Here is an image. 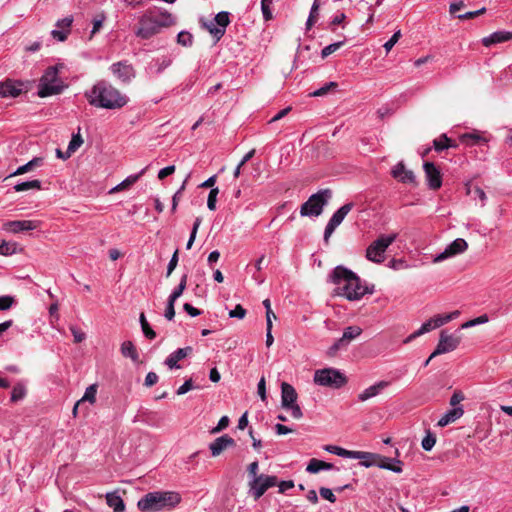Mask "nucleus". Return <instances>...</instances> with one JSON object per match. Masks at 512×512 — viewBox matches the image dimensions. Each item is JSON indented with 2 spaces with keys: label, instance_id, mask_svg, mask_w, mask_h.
Instances as JSON below:
<instances>
[{
  "label": "nucleus",
  "instance_id": "56",
  "mask_svg": "<svg viewBox=\"0 0 512 512\" xmlns=\"http://www.w3.org/2000/svg\"><path fill=\"white\" fill-rule=\"evenodd\" d=\"M259 470V464L258 461H254L250 463L247 467L248 475L250 479H255L259 477L260 474H258Z\"/></svg>",
  "mask_w": 512,
  "mask_h": 512
},
{
  "label": "nucleus",
  "instance_id": "11",
  "mask_svg": "<svg viewBox=\"0 0 512 512\" xmlns=\"http://www.w3.org/2000/svg\"><path fill=\"white\" fill-rule=\"evenodd\" d=\"M277 485V477L274 475L260 474L255 479H250L248 482V493L254 500L260 499L264 493Z\"/></svg>",
  "mask_w": 512,
  "mask_h": 512
},
{
  "label": "nucleus",
  "instance_id": "42",
  "mask_svg": "<svg viewBox=\"0 0 512 512\" xmlns=\"http://www.w3.org/2000/svg\"><path fill=\"white\" fill-rule=\"evenodd\" d=\"M355 453L360 454L361 457L358 458L359 460H362V465L365 467H370L375 464L374 459L376 458V455L369 452H363V451H355Z\"/></svg>",
  "mask_w": 512,
  "mask_h": 512
},
{
  "label": "nucleus",
  "instance_id": "13",
  "mask_svg": "<svg viewBox=\"0 0 512 512\" xmlns=\"http://www.w3.org/2000/svg\"><path fill=\"white\" fill-rule=\"evenodd\" d=\"M460 342V336L441 331L437 347L431 354V357L454 351L459 346Z\"/></svg>",
  "mask_w": 512,
  "mask_h": 512
},
{
  "label": "nucleus",
  "instance_id": "22",
  "mask_svg": "<svg viewBox=\"0 0 512 512\" xmlns=\"http://www.w3.org/2000/svg\"><path fill=\"white\" fill-rule=\"evenodd\" d=\"M192 352L193 348L190 346L178 348L165 359V365H167L170 369H179L180 365H178V361L186 358Z\"/></svg>",
  "mask_w": 512,
  "mask_h": 512
},
{
  "label": "nucleus",
  "instance_id": "48",
  "mask_svg": "<svg viewBox=\"0 0 512 512\" xmlns=\"http://www.w3.org/2000/svg\"><path fill=\"white\" fill-rule=\"evenodd\" d=\"M218 193H219L218 188H212L209 192L208 199H207V207L211 211H214L216 209Z\"/></svg>",
  "mask_w": 512,
  "mask_h": 512
},
{
  "label": "nucleus",
  "instance_id": "24",
  "mask_svg": "<svg viewBox=\"0 0 512 512\" xmlns=\"http://www.w3.org/2000/svg\"><path fill=\"white\" fill-rule=\"evenodd\" d=\"M512 40V32L508 31H496L487 37L482 39V44L489 47L493 44L502 43Z\"/></svg>",
  "mask_w": 512,
  "mask_h": 512
},
{
  "label": "nucleus",
  "instance_id": "31",
  "mask_svg": "<svg viewBox=\"0 0 512 512\" xmlns=\"http://www.w3.org/2000/svg\"><path fill=\"white\" fill-rule=\"evenodd\" d=\"M187 279H188L187 274H184L181 277L180 283L178 284V286L174 289V291L170 294V296L168 298L169 300H171V302L172 301L176 302V300L183 294L184 290L186 289Z\"/></svg>",
  "mask_w": 512,
  "mask_h": 512
},
{
  "label": "nucleus",
  "instance_id": "45",
  "mask_svg": "<svg viewBox=\"0 0 512 512\" xmlns=\"http://www.w3.org/2000/svg\"><path fill=\"white\" fill-rule=\"evenodd\" d=\"M343 44H344V41H339V42H335V43L327 45L321 51L322 58L328 57L329 55H331L332 53L337 51L341 46H343Z\"/></svg>",
  "mask_w": 512,
  "mask_h": 512
},
{
  "label": "nucleus",
  "instance_id": "1",
  "mask_svg": "<svg viewBox=\"0 0 512 512\" xmlns=\"http://www.w3.org/2000/svg\"><path fill=\"white\" fill-rule=\"evenodd\" d=\"M84 97L91 106L108 110L120 109L128 103V97L106 80L95 82Z\"/></svg>",
  "mask_w": 512,
  "mask_h": 512
},
{
  "label": "nucleus",
  "instance_id": "58",
  "mask_svg": "<svg viewBox=\"0 0 512 512\" xmlns=\"http://www.w3.org/2000/svg\"><path fill=\"white\" fill-rule=\"evenodd\" d=\"M229 425V418L227 416H222L217 424L216 427H214L212 430H211V433H218L222 430H224L225 428H227Z\"/></svg>",
  "mask_w": 512,
  "mask_h": 512
},
{
  "label": "nucleus",
  "instance_id": "35",
  "mask_svg": "<svg viewBox=\"0 0 512 512\" xmlns=\"http://www.w3.org/2000/svg\"><path fill=\"white\" fill-rule=\"evenodd\" d=\"M17 252V244L7 242L5 240L0 241V255L8 256Z\"/></svg>",
  "mask_w": 512,
  "mask_h": 512
},
{
  "label": "nucleus",
  "instance_id": "18",
  "mask_svg": "<svg viewBox=\"0 0 512 512\" xmlns=\"http://www.w3.org/2000/svg\"><path fill=\"white\" fill-rule=\"evenodd\" d=\"M40 226V221L37 220H16L7 221L3 223L2 230L8 233L17 234L20 232H26L35 230Z\"/></svg>",
  "mask_w": 512,
  "mask_h": 512
},
{
  "label": "nucleus",
  "instance_id": "44",
  "mask_svg": "<svg viewBox=\"0 0 512 512\" xmlns=\"http://www.w3.org/2000/svg\"><path fill=\"white\" fill-rule=\"evenodd\" d=\"M488 320H489L488 316L486 314H483V315H481V316H479L477 318H474L472 320H469V321L463 323L461 325V328L462 329H467V328H470V327H474L476 325L484 324V323L488 322Z\"/></svg>",
  "mask_w": 512,
  "mask_h": 512
},
{
  "label": "nucleus",
  "instance_id": "43",
  "mask_svg": "<svg viewBox=\"0 0 512 512\" xmlns=\"http://www.w3.org/2000/svg\"><path fill=\"white\" fill-rule=\"evenodd\" d=\"M337 87L336 82H329L326 83L323 87L315 90L314 92L310 93V96L312 97H320L326 95L331 89H334Z\"/></svg>",
  "mask_w": 512,
  "mask_h": 512
},
{
  "label": "nucleus",
  "instance_id": "60",
  "mask_svg": "<svg viewBox=\"0 0 512 512\" xmlns=\"http://www.w3.org/2000/svg\"><path fill=\"white\" fill-rule=\"evenodd\" d=\"M69 29L63 30V29H55L51 32L53 38L59 40V41H65L67 39V36L69 34Z\"/></svg>",
  "mask_w": 512,
  "mask_h": 512
},
{
  "label": "nucleus",
  "instance_id": "62",
  "mask_svg": "<svg viewBox=\"0 0 512 512\" xmlns=\"http://www.w3.org/2000/svg\"><path fill=\"white\" fill-rule=\"evenodd\" d=\"M72 22H73V18L71 16H69V17H65L61 20H58L56 23V26L59 29L66 30V29H70Z\"/></svg>",
  "mask_w": 512,
  "mask_h": 512
},
{
  "label": "nucleus",
  "instance_id": "57",
  "mask_svg": "<svg viewBox=\"0 0 512 512\" xmlns=\"http://www.w3.org/2000/svg\"><path fill=\"white\" fill-rule=\"evenodd\" d=\"M171 65V60L163 58L156 61V74H161L166 68Z\"/></svg>",
  "mask_w": 512,
  "mask_h": 512
},
{
  "label": "nucleus",
  "instance_id": "19",
  "mask_svg": "<svg viewBox=\"0 0 512 512\" xmlns=\"http://www.w3.org/2000/svg\"><path fill=\"white\" fill-rule=\"evenodd\" d=\"M430 189L437 190L442 185V177L439 169L431 162H425L423 165Z\"/></svg>",
  "mask_w": 512,
  "mask_h": 512
},
{
  "label": "nucleus",
  "instance_id": "10",
  "mask_svg": "<svg viewBox=\"0 0 512 512\" xmlns=\"http://www.w3.org/2000/svg\"><path fill=\"white\" fill-rule=\"evenodd\" d=\"M297 392L295 388L289 383L283 382L281 384V405L284 409L291 411L294 419H301L303 412L297 404Z\"/></svg>",
  "mask_w": 512,
  "mask_h": 512
},
{
  "label": "nucleus",
  "instance_id": "32",
  "mask_svg": "<svg viewBox=\"0 0 512 512\" xmlns=\"http://www.w3.org/2000/svg\"><path fill=\"white\" fill-rule=\"evenodd\" d=\"M41 188V182L39 180H31V181H25L18 183L14 186V189L16 192H23L30 189H40Z\"/></svg>",
  "mask_w": 512,
  "mask_h": 512
},
{
  "label": "nucleus",
  "instance_id": "53",
  "mask_svg": "<svg viewBox=\"0 0 512 512\" xmlns=\"http://www.w3.org/2000/svg\"><path fill=\"white\" fill-rule=\"evenodd\" d=\"M70 331H71V333L74 337V341L76 343H81L82 341L85 340L86 334L83 331H81L80 329L76 328L75 326H71Z\"/></svg>",
  "mask_w": 512,
  "mask_h": 512
},
{
  "label": "nucleus",
  "instance_id": "20",
  "mask_svg": "<svg viewBox=\"0 0 512 512\" xmlns=\"http://www.w3.org/2000/svg\"><path fill=\"white\" fill-rule=\"evenodd\" d=\"M391 175L397 181L404 184H414L415 175L411 170H408L403 162L397 163L391 170Z\"/></svg>",
  "mask_w": 512,
  "mask_h": 512
},
{
  "label": "nucleus",
  "instance_id": "40",
  "mask_svg": "<svg viewBox=\"0 0 512 512\" xmlns=\"http://www.w3.org/2000/svg\"><path fill=\"white\" fill-rule=\"evenodd\" d=\"M273 0H262L261 1V11L263 14V18L265 21H269L273 18L271 5Z\"/></svg>",
  "mask_w": 512,
  "mask_h": 512
},
{
  "label": "nucleus",
  "instance_id": "2",
  "mask_svg": "<svg viewBox=\"0 0 512 512\" xmlns=\"http://www.w3.org/2000/svg\"><path fill=\"white\" fill-rule=\"evenodd\" d=\"M330 280L337 285L336 293L349 301L360 300L364 295L374 292L373 285L369 287L362 284L361 279L354 272L343 266H337L333 270Z\"/></svg>",
  "mask_w": 512,
  "mask_h": 512
},
{
  "label": "nucleus",
  "instance_id": "7",
  "mask_svg": "<svg viewBox=\"0 0 512 512\" xmlns=\"http://www.w3.org/2000/svg\"><path fill=\"white\" fill-rule=\"evenodd\" d=\"M314 382L320 386L339 389L347 383V378L338 369L324 368L315 371Z\"/></svg>",
  "mask_w": 512,
  "mask_h": 512
},
{
  "label": "nucleus",
  "instance_id": "30",
  "mask_svg": "<svg viewBox=\"0 0 512 512\" xmlns=\"http://www.w3.org/2000/svg\"><path fill=\"white\" fill-rule=\"evenodd\" d=\"M203 26L216 39V41L220 40L224 35V28H219L218 25L214 22V20L204 22Z\"/></svg>",
  "mask_w": 512,
  "mask_h": 512
},
{
  "label": "nucleus",
  "instance_id": "3",
  "mask_svg": "<svg viewBox=\"0 0 512 512\" xmlns=\"http://www.w3.org/2000/svg\"><path fill=\"white\" fill-rule=\"evenodd\" d=\"M175 18L165 10L149 9L139 19V26L135 32L141 39H150L158 34L162 28L174 25Z\"/></svg>",
  "mask_w": 512,
  "mask_h": 512
},
{
  "label": "nucleus",
  "instance_id": "16",
  "mask_svg": "<svg viewBox=\"0 0 512 512\" xmlns=\"http://www.w3.org/2000/svg\"><path fill=\"white\" fill-rule=\"evenodd\" d=\"M24 92H27V86L22 81L6 79L0 82L1 98H16Z\"/></svg>",
  "mask_w": 512,
  "mask_h": 512
},
{
  "label": "nucleus",
  "instance_id": "26",
  "mask_svg": "<svg viewBox=\"0 0 512 512\" xmlns=\"http://www.w3.org/2000/svg\"><path fill=\"white\" fill-rule=\"evenodd\" d=\"M107 505L113 509L114 512H124L125 503L118 491L108 492L105 495Z\"/></svg>",
  "mask_w": 512,
  "mask_h": 512
},
{
  "label": "nucleus",
  "instance_id": "28",
  "mask_svg": "<svg viewBox=\"0 0 512 512\" xmlns=\"http://www.w3.org/2000/svg\"><path fill=\"white\" fill-rule=\"evenodd\" d=\"M324 449L329 453H332V454H335L337 456L344 457V458L352 459V458H360L361 457V455L355 453V451L347 450V449H344L342 447L335 446V445H326L324 447Z\"/></svg>",
  "mask_w": 512,
  "mask_h": 512
},
{
  "label": "nucleus",
  "instance_id": "54",
  "mask_svg": "<svg viewBox=\"0 0 512 512\" xmlns=\"http://www.w3.org/2000/svg\"><path fill=\"white\" fill-rule=\"evenodd\" d=\"M319 493L322 498L328 500L331 503H334L336 501V497H335L334 493L329 488L321 487L319 490Z\"/></svg>",
  "mask_w": 512,
  "mask_h": 512
},
{
  "label": "nucleus",
  "instance_id": "64",
  "mask_svg": "<svg viewBox=\"0 0 512 512\" xmlns=\"http://www.w3.org/2000/svg\"><path fill=\"white\" fill-rule=\"evenodd\" d=\"M158 382V375L155 372H149L145 377V385L151 387Z\"/></svg>",
  "mask_w": 512,
  "mask_h": 512
},
{
  "label": "nucleus",
  "instance_id": "33",
  "mask_svg": "<svg viewBox=\"0 0 512 512\" xmlns=\"http://www.w3.org/2000/svg\"><path fill=\"white\" fill-rule=\"evenodd\" d=\"M434 149L438 152L443 151L449 147H455V145L451 144L450 139L446 134H442L438 139L433 141Z\"/></svg>",
  "mask_w": 512,
  "mask_h": 512
},
{
  "label": "nucleus",
  "instance_id": "17",
  "mask_svg": "<svg viewBox=\"0 0 512 512\" xmlns=\"http://www.w3.org/2000/svg\"><path fill=\"white\" fill-rule=\"evenodd\" d=\"M468 248V243L463 238H457L452 243H450L443 252L435 256L433 262L439 263L448 258L454 257L456 255L462 254Z\"/></svg>",
  "mask_w": 512,
  "mask_h": 512
},
{
  "label": "nucleus",
  "instance_id": "12",
  "mask_svg": "<svg viewBox=\"0 0 512 512\" xmlns=\"http://www.w3.org/2000/svg\"><path fill=\"white\" fill-rule=\"evenodd\" d=\"M354 204L352 202L346 203L341 206L337 211L334 212L330 220L328 221L324 230V242L329 243L331 235L334 233L336 228L342 223L347 214L353 209Z\"/></svg>",
  "mask_w": 512,
  "mask_h": 512
},
{
  "label": "nucleus",
  "instance_id": "14",
  "mask_svg": "<svg viewBox=\"0 0 512 512\" xmlns=\"http://www.w3.org/2000/svg\"><path fill=\"white\" fill-rule=\"evenodd\" d=\"M109 70L116 79L125 84L130 83L136 76L133 65L126 60L113 63Z\"/></svg>",
  "mask_w": 512,
  "mask_h": 512
},
{
  "label": "nucleus",
  "instance_id": "5",
  "mask_svg": "<svg viewBox=\"0 0 512 512\" xmlns=\"http://www.w3.org/2000/svg\"><path fill=\"white\" fill-rule=\"evenodd\" d=\"M59 68H62V65L50 66L45 70L38 85L39 97L45 98L63 91L65 86L58 77Z\"/></svg>",
  "mask_w": 512,
  "mask_h": 512
},
{
  "label": "nucleus",
  "instance_id": "29",
  "mask_svg": "<svg viewBox=\"0 0 512 512\" xmlns=\"http://www.w3.org/2000/svg\"><path fill=\"white\" fill-rule=\"evenodd\" d=\"M121 354L126 358H130L133 362H137L139 359V354L132 341H124L121 344Z\"/></svg>",
  "mask_w": 512,
  "mask_h": 512
},
{
  "label": "nucleus",
  "instance_id": "63",
  "mask_svg": "<svg viewBox=\"0 0 512 512\" xmlns=\"http://www.w3.org/2000/svg\"><path fill=\"white\" fill-rule=\"evenodd\" d=\"M191 389H193L192 380L188 379L177 389L176 393L177 395H184Z\"/></svg>",
  "mask_w": 512,
  "mask_h": 512
},
{
  "label": "nucleus",
  "instance_id": "41",
  "mask_svg": "<svg viewBox=\"0 0 512 512\" xmlns=\"http://www.w3.org/2000/svg\"><path fill=\"white\" fill-rule=\"evenodd\" d=\"M481 140H483L482 137L479 134L475 133H465L460 136V141L467 145H474L480 142Z\"/></svg>",
  "mask_w": 512,
  "mask_h": 512
},
{
  "label": "nucleus",
  "instance_id": "34",
  "mask_svg": "<svg viewBox=\"0 0 512 512\" xmlns=\"http://www.w3.org/2000/svg\"><path fill=\"white\" fill-rule=\"evenodd\" d=\"M96 394H97V385L92 384L88 386L85 390L83 397L80 399L81 402H89L94 404L96 402Z\"/></svg>",
  "mask_w": 512,
  "mask_h": 512
},
{
  "label": "nucleus",
  "instance_id": "6",
  "mask_svg": "<svg viewBox=\"0 0 512 512\" xmlns=\"http://www.w3.org/2000/svg\"><path fill=\"white\" fill-rule=\"evenodd\" d=\"M331 196L332 192L330 189H323L312 194L308 200L301 205V216L318 217L322 214Z\"/></svg>",
  "mask_w": 512,
  "mask_h": 512
},
{
  "label": "nucleus",
  "instance_id": "21",
  "mask_svg": "<svg viewBox=\"0 0 512 512\" xmlns=\"http://www.w3.org/2000/svg\"><path fill=\"white\" fill-rule=\"evenodd\" d=\"M235 445V441L232 437L228 435H223L216 438L209 445V449L213 457L219 456L225 449L228 447H232Z\"/></svg>",
  "mask_w": 512,
  "mask_h": 512
},
{
  "label": "nucleus",
  "instance_id": "46",
  "mask_svg": "<svg viewBox=\"0 0 512 512\" xmlns=\"http://www.w3.org/2000/svg\"><path fill=\"white\" fill-rule=\"evenodd\" d=\"M40 161V159L38 158H34L32 159L31 161H29L28 163L20 166L17 168V170L14 172L13 175H20V174H24L30 170H32L37 164L38 162Z\"/></svg>",
  "mask_w": 512,
  "mask_h": 512
},
{
  "label": "nucleus",
  "instance_id": "52",
  "mask_svg": "<svg viewBox=\"0 0 512 512\" xmlns=\"http://www.w3.org/2000/svg\"><path fill=\"white\" fill-rule=\"evenodd\" d=\"M246 315V310L240 305H236L234 309L229 312V317L243 319Z\"/></svg>",
  "mask_w": 512,
  "mask_h": 512
},
{
  "label": "nucleus",
  "instance_id": "55",
  "mask_svg": "<svg viewBox=\"0 0 512 512\" xmlns=\"http://www.w3.org/2000/svg\"><path fill=\"white\" fill-rule=\"evenodd\" d=\"M178 264V250H176L174 252V254L172 255L169 263H168V266H167V273H166V276L169 277L171 275V273L174 271V269L176 268Z\"/></svg>",
  "mask_w": 512,
  "mask_h": 512
},
{
  "label": "nucleus",
  "instance_id": "25",
  "mask_svg": "<svg viewBox=\"0 0 512 512\" xmlns=\"http://www.w3.org/2000/svg\"><path fill=\"white\" fill-rule=\"evenodd\" d=\"M464 413V410L462 407H453L452 409L448 410L437 422V425L439 427H445L450 423L455 422L457 419H459Z\"/></svg>",
  "mask_w": 512,
  "mask_h": 512
},
{
  "label": "nucleus",
  "instance_id": "51",
  "mask_svg": "<svg viewBox=\"0 0 512 512\" xmlns=\"http://www.w3.org/2000/svg\"><path fill=\"white\" fill-rule=\"evenodd\" d=\"M401 37V31L397 30L392 37L384 44L386 52H389Z\"/></svg>",
  "mask_w": 512,
  "mask_h": 512
},
{
  "label": "nucleus",
  "instance_id": "37",
  "mask_svg": "<svg viewBox=\"0 0 512 512\" xmlns=\"http://www.w3.org/2000/svg\"><path fill=\"white\" fill-rule=\"evenodd\" d=\"M213 20L218 25L219 28H224V32H225L226 27L230 23L229 13L226 11H221L216 14V16Z\"/></svg>",
  "mask_w": 512,
  "mask_h": 512
},
{
  "label": "nucleus",
  "instance_id": "50",
  "mask_svg": "<svg viewBox=\"0 0 512 512\" xmlns=\"http://www.w3.org/2000/svg\"><path fill=\"white\" fill-rule=\"evenodd\" d=\"M15 299L10 295L0 296V310L5 311L12 307Z\"/></svg>",
  "mask_w": 512,
  "mask_h": 512
},
{
  "label": "nucleus",
  "instance_id": "23",
  "mask_svg": "<svg viewBox=\"0 0 512 512\" xmlns=\"http://www.w3.org/2000/svg\"><path fill=\"white\" fill-rule=\"evenodd\" d=\"M389 384L390 383L388 381H379L369 386L358 394V400L360 402H365L373 397L378 396L385 388L389 386Z\"/></svg>",
  "mask_w": 512,
  "mask_h": 512
},
{
  "label": "nucleus",
  "instance_id": "49",
  "mask_svg": "<svg viewBox=\"0 0 512 512\" xmlns=\"http://www.w3.org/2000/svg\"><path fill=\"white\" fill-rule=\"evenodd\" d=\"M322 470V460L311 459L306 467V471L312 474L318 473Z\"/></svg>",
  "mask_w": 512,
  "mask_h": 512
},
{
  "label": "nucleus",
  "instance_id": "15",
  "mask_svg": "<svg viewBox=\"0 0 512 512\" xmlns=\"http://www.w3.org/2000/svg\"><path fill=\"white\" fill-rule=\"evenodd\" d=\"M362 333L359 326H349L343 331V335L328 350L330 356H334L340 349L346 348L351 341L356 339Z\"/></svg>",
  "mask_w": 512,
  "mask_h": 512
},
{
  "label": "nucleus",
  "instance_id": "4",
  "mask_svg": "<svg viewBox=\"0 0 512 512\" xmlns=\"http://www.w3.org/2000/svg\"><path fill=\"white\" fill-rule=\"evenodd\" d=\"M181 501L182 497L176 491H153L138 500L137 508L141 512L172 511Z\"/></svg>",
  "mask_w": 512,
  "mask_h": 512
},
{
  "label": "nucleus",
  "instance_id": "27",
  "mask_svg": "<svg viewBox=\"0 0 512 512\" xmlns=\"http://www.w3.org/2000/svg\"><path fill=\"white\" fill-rule=\"evenodd\" d=\"M147 170V167L143 168L139 173L137 174H133V175H129L126 179H124L122 182H120L118 185H116L115 187H113L109 193L110 194H113V193H116V192H119V191H122V190H125L127 188H129L130 186H132L133 184H135L143 175L144 173L146 172Z\"/></svg>",
  "mask_w": 512,
  "mask_h": 512
},
{
  "label": "nucleus",
  "instance_id": "59",
  "mask_svg": "<svg viewBox=\"0 0 512 512\" xmlns=\"http://www.w3.org/2000/svg\"><path fill=\"white\" fill-rule=\"evenodd\" d=\"M485 8H481L479 10H476V11H470V12H467V13H464V14H459L457 17L460 19V20H467V19H472V18H475L477 17L478 15H481L485 12Z\"/></svg>",
  "mask_w": 512,
  "mask_h": 512
},
{
  "label": "nucleus",
  "instance_id": "61",
  "mask_svg": "<svg viewBox=\"0 0 512 512\" xmlns=\"http://www.w3.org/2000/svg\"><path fill=\"white\" fill-rule=\"evenodd\" d=\"M175 302L168 299L167 306L165 309V318L169 321H171L175 316V309H174Z\"/></svg>",
  "mask_w": 512,
  "mask_h": 512
},
{
  "label": "nucleus",
  "instance_id": "36",
  "mask_svg": "<svg viewBox=\"0 0 512 512\" xmlns=\"http://www.w3.org/2000/svg\"><path fill=\"white\" fill-rule=\"evenodd\" d=\"M83 144V139L79 133L74 134L67 148V157L74 153Z\"/></svg>",
  "mask_w": 512,
  "mask_h": 512
},
{
  "label": "nucleus",
  "instance_id": "38",
  "mask_svg": "<svg viewBox=\"0 0 512 512\" xmlns=\"http://www.w3.org/2000/svg\"><path fill=\"white\" fill-rule=\"evenodd\" d=\"M435 444L436 436L430 430H428L426 432V436L423 438L421 442V446L425 451H431Z\"/></svg>",
  "mask_w": 512,
  "mask_h": 512
},
{
  "label": "nucleus",
  "instance_id": "39",
  "mask_svg": "<svg viewBox=\"0 0 512 512\" xmlns=\"http://www.w3.org/2000/svg\"><path fill=\"white\" fill-rule=\"evenodd\" d=\"M177 43L185 47L191 46L193 43L192 34L187 31L179 32L177 35Z\"/></svg>",
  "mask_w": 512,
  "mask_h": 512
},
{
  "label": "nucleus",
  "instance_id": "47",
  "mask_svg": "<svg viewBox=\"0 0 512 512\" xmlns=\"http://www.w3.org/2000/svg\"><path fill=\"white\" fill-rule=\"evenodd\" d=\"M26 390L25 387L21 384L14 386L11 393V401L17 402L21 400L25 396Z\"/></svg>",
  "mask_w": 512,
  "mask_h": 512
},
{
  "label": "nucleus",
  "instance_id": "9",
  "mask_svg": "<svg viewBox=\"0 0 512 512\" xmlns=\"http://www.w3.org/2000/svg\"><path fill=\"white\" fill-rule=\"evenodd\" d=\"M459 315H460V312L458 310L453 311L446 315H436V316L430 318L429 320H427L426 322H424L421 325V327L418 330H416L415 332H413L411 335H409L404 342L408 343V342L414 340L415 338H417L425 333L430 332L431 330L439 328V327L443 326L444 324L450 322L451 320L457 318Z\"/></svg>",
  "mask_w": 512,
  "mask_h": 512
},
{
  "label": "nucleus",
  "instance_id": "8",
  "mask_svg": "<svg viewBox=\"0 0 512 512\" xmlns=\"http://www.w3.org/2000/svg\"><path fill=\"white\" fill-rule=\"evenodd\" d=\"M397 233L381 235L366 249V258L373 263H382L385 260L386 249L396 240Z\"/></svg>",
  "mask_w": 512,
  "mask_h": 512
}]
</instances>
